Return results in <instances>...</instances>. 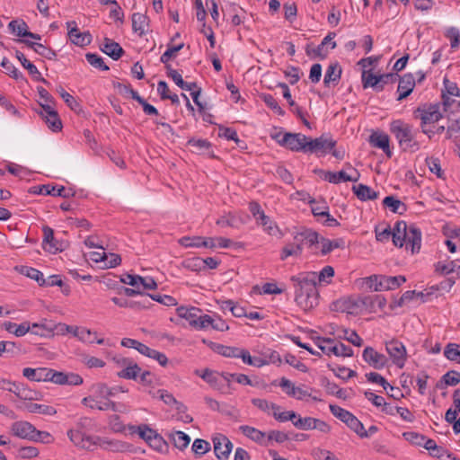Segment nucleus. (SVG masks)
<instances>
[{
    "instance_id": "f257e3e1",
    "label": "nucleus",
    "mask_w": 460,
    "mask_h": 460,
    "mask_svg": "<svg viewBox=\"0 0 460 460\" xmlns=\"http://www.w3.org/2000/svg\"><path fill=\"white\" fill-rule=\"evenodd\" d=\"M290 280L295 288V301L302 309L307 311L318 305L316 272H301L292 276Z\"/></svg>"
},
{
    "instance_id": "f03ea898",
    "label": "nucleus",
    "mask_w": 460,
    "mask_h": 460,
    "mask_svg": "<svg viewBox=\"0 0 460 460\" xmlns=\"http://www.w3.org/2000/svg\"><path fill=\"white\" fill-rule=\"evenodd\" d=\"M374 306V299L368 296H346L341 297L331 305V310L350 314L371 313Z\"/></svg>"
},
{
    "instance_id": "7ed1b4c3",
    "label": "nucleus",
    "mask_w": 460,
    "mask_h": 460,
    "mask_svg": "<svg viewBox=\"0 0 460 460\" xmlns=\"http://www.w3.org/2000/svg\"><path fill=\"white\" fill-rule=\"evenodd\" d=\"M329 408L333 416L344 422L360 438H367L374 433V425H371L368 430H366L362 422L350 411L334 404H330Z\"/></svg>"
},
{
    "instance_id": "20e7f679",
    "label": "nucleus",
    "mask_w": 460,
    "mask_h": 460,
    "mask_svg": "<svg viewBox=\"0 0 460 460\" xmlns=\"http://www.w3.org/2000/svg\"><path fill=\"white\" fill-rule=\"evenodd\" d=\"M177 315L189 322L190 325L197 330L206 329L209 326V315L202 313L198 307L180 306L176 309Z\"/></svg>"
},
{
    "instance_id": "39448f33",
    "label": "nucleus",
    "mask_w": 460,
    "mask_h": 460,
    "mask_svg": "<svg viewBox=\"0 0 460 460\" xmlns=\"http://www.w3.org/2000/svg\"><path fill=\"white\" fill-rule=\"evenodd\" d=\"M272 137L291 151L307 153L308 137L301 133H279Z\"/></svg>"
},
{
    "instance_id": "423d86ee",
    "label": "nucleus",
    "mask_w": 460,
    "mask_h": 460,
    "mask_svg": "<svg viewBox=\"0 0 460 460\" xmlns=\"http://www.w3.org/2000/svg\"><path fill=\"white\" fill-rule=\"evenodd\" d=\"M316 346L323 351V353L330 356L352 357L353 350L350 347L342 342L334 344V340L331 338L317 337L314 341Z\"/></svg>"
},
{
    "instance_id": "0eeeda50",
    "label": "nucleus",
    "mask_w": 460,
    "mask_h": 460,
    "mask_svg": "<svg viewBox=\"0 0 460 460\" xmlns=\"http://www.w3.org/2000/svg\"><path fill=\"white\" fill-rule=\"evenodd\" d=\"M335 145V140L324 135L314 139L308 137L307 153L324 155L332 152L335 157L339 158L341 155L334 149Z\"/></svg>"
},
{
    "instance_id": "6e6552de",
    "label": "nucleus",
    "mask_w": 460,
    "mask_h": 460,
    "mask_svg": "<svg viewBox=\"0 0 460 460\" xmlns=\"http://www.w3.org/2000/svg\"><path fill=\"white\" fill-rule=\"evenodd\" d=\"M390 130L395 136L402 148L406 149L411 147L413 137L411 128L408 124L399 119L394 120L391 122Z\"/></svg>"
},
{
    "instance_id": "1a4fd4ad",
    "label": "nucleus",
    "mask_w": 460,
    "mask_h": 460,
    "mask_svg": "<svg viewBox=\"0 0 460 460\" xmlns=\"http://www.w3.org/2000/svg\"><path fill=\"white\" fill-rule=\"evenodd\" d=\"M42 247L46 252L56 254L57 252H63L67 248L68 243L66 241L57 239L54 236V230L49 226H44L42 227Z\"/></svg>"
},
{
    "instance_id": "9d476101",
    "label": "nucleus",
    "mask_w": 460,
    "mask_h": 460,
    "mask_svg": "<svg viewBox=\"0 0 460 460\" xmlns=\"http://www.w3.org/2000/svg\"><path fill=\"white\" fill-rule=\"evenodd\" d=\"M29 193L35 195H50L53 197L69 198L75 195L72 189L66 190L64 186L42 184L32 186L29 189Z\"/></svg>"
},
{
    "instance_id": "9b49d317",
    "label": "nucleus",
    "mask_w": 460,
    "mask_h": 460,
    "mask_svg": "<svg viewBox=\"0 0 460 460\" xmlns=\"http://www.w3.org/2000/svg\"><path fill=\"white\" fill-rule=\"evenodd\" d=\"M415 114L421 119L422 128H424L425 125L438 122L443 116L439 104H429L423 107H419L415 111ZM422 130L424 133H427L425 128Z\"/></svg>"
},
{
    "instance_id": "f8f14e48",
    "label": "nucleus",
    "mask_w": 460,
    "mask_h": 460,
    "mask_svg": "<svg viewBox=\"0 0 460 460\" xmlns=\"http://www.w3.org/2000/svg\"><path fill=\"white\" fill-rule=\"evenodd\" d=\"M385 346L388 354L393 359V362L398 367L402 368L405 364L407 357L406 349L404 345L397 340H392L391 341L386 342Z\"/></svg>"
},
{
    "instance_id": "ddd939ff",
    "label": "nucleus",
    "mask_w": 460,
    "mask_h": 460,
    "mask_svg": "<svg viewBox=\"0 0 460 460\" xmlns=\"http://www.w3.org/2000/svg\"><path fill=\"white\" fill-rule=\"evenodd\" d=\"M404 282L406 278L402 275L394 277L376 275V292L396 289Z\"/></svg>"
},
{
    "instance_id": "4468645a",
    "label": "nucleus",
    "mask_w": 460,
    "mask_h": 460,
    "mask_svg": "<svg viewBox=\"0 0 460 460\" xmlns=\"http://www.w3.org/2000/svg\"><path fill=\"white\" fill-rule=\"evenodd\" d=\"M214 453L218 460H227L233 449V443L222 434L213 438Z\"/></svg>"
},
{
    "instance_id": "2eb2a0df",
    "label": "nucleus",
    "mask_w": 460,
    "mask_h": 460,
    "mask_svg": "<svg viewBox=\"0 0 460 460\" xmlns=\"http://www.w3.org/2000/svg\"><path fill=\"white\" fill-rule=\"evenodd\" d=\"M357 65L361 69L363 88L374 87V57L362 58Z\"/></svg>"
},
{
    "instance_id": "dca6fc26",
    "label": "nucleus",
    "mask_w": 460,
    "mask_h": 460,
    "mask_svg": "<svg viewBox=\"0 0 460 460\" xmlns=\"http://www.w3.org/2000/svg\"><path fill=\"white\" fill-rule=\"evenodd\" d=\"M68 37L73 44L80 47L87 46L92 42V35L89 31L80 32L75 21L66 22Z\"/></svg>"
},
{
    "instance_id": "f3484780",
    "label": "nucleus",
    "mask_w": 460,
    "mask_h": 460,
    "mask_svg": "<svg viewBox=\"0 0 460 460\" xmlns=\"http://www.w3.org/2000/svg\"><path fill=\"white\" fill-rule=\"evenodd\" d=\"M11 432L19 438L32 441L36 428L29 421L18 420L12 424Z\"/></svg>"
},
{
    "instance_id": "a211bd4d",
    "label": "nucleus",
    "mask_w": 460,
    "mask_h": 460,
    "mask_svg": "<svg viewBox=\"0 0 460 460\" xmlns=\"http://www.w3.org/2000/svg\"><path fill=\"white\" fill-rule=\"evenodd\" d=\"M120 281L134 288L141 284L145 289L148 290H154L157 288V283L153 278H144L139 275L126 274L120 278Z\"/></svg>"
},
{
    "instance_id": "6ab92c4d",
    "label": "nucleus",
    "mask_w": 460,
    "mask_h": 460,
    "mask_svg": "<svg viewBox=\"0 0 460 460\" xmlns=\"http://www.w3.org/2000/svg\"><path fill=\"white\" fill-rule=\"evenodd\" d=\"M415 87V77L412 74H405L400 78L397 87V101H402L409 96Z\"/></svg>"
},
{
    "instance_id": "aec40b11",
    "label": "nucleus",
    "mask_w": 460,
    "mask_h": 460,
    "mask_svg": "<svg viewBox=\"0 0 460 460\" xmlns=\"http://www.w3.org/2000/svg\"><path fill=\"white\" fill-rule=\"evenodd\" d=\"M409 226L405 221H397L392 228V241L396 247H402L407 237Z\"/></svg>"
},
{
    "instance_id": "412c9836",
    "label": "nucleus",
    "mask_w": 460,
    "mask_h": 460,
    "mask_svg": "<svg viewBox=\"0 0 460 460\" xmlns=\"http://www.w3.org/2000/svg\"><path fill=\"white\" fill-rule=\"evenodd\" d=\"M15 57L21 62L22 66L28 70L29 74L34 80L42 82L46 85H49V82L41 76V74L38 70L37 66L30 62L22 52L16 50Z\"/></svg>"
},
{
    "instance_id": "4be33fe9",
    "label": "nucleus",
    "mask_w": 460,
    "mask_h": 460,
    "mask_svg": "<svg viewBox=\"0 0 460 460\" xmlns=\"http://www.w3.org/2000/svg\"><path fill=\"white\" fill-rule=\"evenodd\" d=\"M406 246L411 245L412 253H417L421 246V231L414 225L409 226L405 243Z\"/></svg>"
},
{
    "instance_id": "5701e85b",
    "label": "nucleus",
    "mask_w": 460,
    "mask_h": 460,
    "mask_svg": "<svg viewBox=\"0 0 460 460\" xmlns=\"http://www.w3.org/2000/svg\"><path fill=\"white\" fill-rule=\"evenodd\" d=\"M374 287V275L357 279L354 282V288L359 292L356 296H368L374 299L372 288Z\"/></svg>"
},
{
    "instance_id": "b1692460",
    "label": "nucleus",
    "mask_w": 460,
    "mask_h": 460,
    "mask_svg": "<svg viewBox=\"0 0 460 460\" xmlns=\"http://www.w3.org/2000/svg\"><path fill=\"white\" fill-rule=\"evenodd\" d=\"M240 431L251 440L258 443L261 446L268 447L267 434L263 431L257 429L256 428L243 425L239 427Z\"/></svg>"
},
{
    "instance_id": "393cba45",
    "label": "nucleus",
    "mask_w": 460,
    "mask_h": 460,
    "mask_svg": "<svg viewBox=\"0 0 460 460\" xmlns=\"http://www.w3.org/2000/svg\"><path fill=\"white\" fill-rule=\"evenodd\" d=\"M334 37V32H330L326 37H324L321 44L318 45L316 48L313 49L312 51L314 57L319 58L322 60L325 59L329 54L327 45H330L331 49L336 48V42L332 40Z\"/></svg>"
},
{
    "instance_id": "a878e982",
    "label": "nucleus",
    "mask_w": 460,
    "mask_h": 460,
    "mask_svg": "<svg viewBox=\"0 0 460 460\" xmlns=\"http://www.w3.org/2000/svg\"><path fill=\"white\" fill-rule=\"evenodd\" d=\"M101 50L114 60L119 59L125 52L119 43L109 38L104 39Z\"/></svg>"
},
{
    "instance_id": "bb28decb",
    "label": "nucleus",
    "mask_w": 460,
    "mask_h": 460,
    "mask_svg": "<svg viewBox=\"0 0 460 460\" xmlns=\"http://www.w3.org/2000/svg\"><path fill=\"white\" fill-rule=\"evenodd\" d=\"M342 69L338 62L330 64L326 69L323 84L325 86H330L331 84H338L341 76Z\"/></svg>"
},
{
    "instance_id": "cd10ccee",
    "label": "nucleus",
    "mask_w": 460,
    "mask_h": 460,
    "mask_svg": "<svg viewBox=\"0 0 460 460\" xmlns=\"http://www.w3.org/2000/svg\"><path fill=\"white\" fill-rule=\"evenodd\" d=\"M187 146L190 148L192 152L197 153L199 155H210L212 154L211 143L207 139L191 138L187 142Z\"/></svg>"
},
{
    "instance_id": "c85d7f7f",
    "label": "nucleus",
    "mask_w": 460,
    "mask_h": 460,
    "mask_svg": "<svg viewBox=\"0 0 460 460\" xmlns=\"http://www.w3.org/2000/svg\"><path fill=\"white\" fill-rule=\"evenodd\" d=\"M17 408L21 410H26L31 413L38 412L45 415H54L57 413V411L52 406L38 404L34 402H23L20 405H17Z\"/></svg>"
},
{
    "instance_id": "c756f323",
    "label": "nucleus",
    "mask_w": 460,
    "mask_h": 460,
    "mask_svg": "<svg viewBox=\"0 0 460 460\" xmlns=\"http://www.w3.org/2000/svg\"><path fill=\"white\" fill-rule=\"evenodd\" d=\"M2 328L9 333H13L16 337H22L30 332L31 325L29 322H23L21 324H17L8 321L2 324Z\"/></svg>"
},
{
    "instance_id": "7c9ffc66",
    "label": "nucleus",
    "mask_w": 460,
    "mask_h": 460,
    "mask_svg": "<svg viewBox=\"0 0 460 460\" xmlns=\"http://www.w3.org/2000/svg\"><path fill=\"white\" fill-rule=\"evenodd\" d=\"M382 204L385 208H387L392 212L399 215L404 214L407 210L406 205L394 196H386L383 199Z\"/></svg>"
},
{
    "instance_id": "2f4dec72",
    "label": "nucleus",
    "mask_w": 460,
    "mask_h": 460,
    "mask_svg": "<svg viewBox=\"0 0 460 460\" xmlns=\"http://www.w3.org/2000/svg\"><path fill=\"white\" fill-rule=\"evenodd\" d=\"M219 375L224 378V380L227 382L228 386H230V382L232 379L235 380L238 384L243 385H258V383H252L250 377L244 374L229 373L226 371H223Z\"/></svg>"
},
{
    "instance_id": "473e14b6",
    "label": "nucleus",
    "mask_w": 460,
    "mask_h": 460,
    "mask_svg": "<svg viewBox=\"0 0 460 460\" xmlns=\"http://www.w3.org/2000/svg\"><path fill=\"white\" fill-rule=\"evenodd\" d=\"M148 26L147 17L144 13H135L132 15V30L139 36H143Z\"/></svg>"
},
{
    "instance_id": "72a5a7b5",
    "label": "nucleus",
    "mask_w": 460,
    "mask_h": 460,
    "mask_svg": "<svg viewBox=\"0 0 460 460\" xmlns=\"http://www.w3.org/2000/svg\"><path fill=\"white\" fill-rule=\"evenodd\" d=\"M169 438L173 446L181 451L187 448L190 443V436L182 431L172 432L169 435Z\"/></svg>"
},
{
    "instance_id": "f704fd0d",
    "label": "nucleus",
    "mask_w": 460,
    "mask_h": 460,
    "mask_svg": "<svg viewBox=\"0 0 460 460\" xmlns=\"http://www.w3.org/2000/svg\"><path fill=\"white\" fill-rule=\"evenodd\" d=\"M17 391V397L23 401H38L42 397L40 392L31 389L22 383Z\"/></svg>"
},
{
    "instance_id": "c9c22d12",
    "label": "nucleus",
    "mask_w": 460,
    "mask_h": 460,
    "mask_svg": "<svg viewBox=\"0 0 460 460\" xmlns=\"http://www.w3.org/2000/svg\"><path fill=\"white\" fill-rule=\"evenodd\" d=\"M19 272L31 279H34L40 287H44L45 279L43 277V273L39 270L29 266H21Z\"/></svg>"
},
{
    "instance_id": "e433bc0d",
    "label": "nucleus",
    "mask_w": 460,
    "mask_h": 460,
    "mask_svg": "<svg viewBox=\"0 0 460 460\" xmlns=\"http://www.w3.org/2000/svg\"><path fill=\"white\" fill-rule=\"evenodd\" d=\"M323 179L330 183L338 184L345 181H357L360 174H322Z\"/></svg>"
},
{
    "instance_id": "4c0bfd02",
    "label": "nucleus",
    "mask_w": 460,
    "mask_h": 460,
    "mask_svg": "<svg viewBox=\"0 0 460 460\" xmlns=\"http://www.w3.org/2000/svg\"><path fill=\"white\" fill-rule=\"evenodd\" d=\"M321 244H322V250L321 253L323 255H326L330 253L333 249L336 248H344L345 242L343 239H335V240H329L324 237H321Z\"/></svg>"
},
{
    "instance_id": "58836bf2",
    "label": "nucleus",
    "mask_w": 460,
    "mask_h": 460,
    "mask_svg": "<svg viewBox=\"0 0 460 460\" xmlns=\"http://www.w3.org/2000/svg\"><path fill=\"white\" fill-rule=\"evenodd\" d=\"M460 383V373L455 370L447 372L438 383L437 386L440 389L445 388L447 385H456Z\"/></svg>"
},
{
    "instance_id": "ea45409f",
    "label": "nucleus",
    "mask_w": 460,
    "mask_h": 460,
    "mask_svg": "<svg viewBox=\"0 0 460 460\" xmlns=\"http://www.w3.org/2000/svg\"><path fill=\"white\" fill-rule=\"evenodd\" d=\"M150 447H152L154 450L163 453L166 452L168 450V443L164 440V438L156 432V430L154 431L152 434V438H149V441L147 443Z\"/></svg>"
},
{
    "instance_id": "a19ab883",
    "label": "nucleus",
    "mask_w": 460,
    "mask_h": 460,
    "mask_svg": "<svg viewBox=\"0 0 460 460\" xmlns=\"http://www.w3.org/2000/svg\"><path fill=\"white\" fill-rule=\"evenodd\" d=\"M311 206V211L313 215L316 217H323V216H327L329 212V207L325 200H316L314 199H311L309 201Z\"/></svg>"
},
{
    "instance_id": "79ce46f5",
    "label": "nucleus",
    "mask_w": 460,
    "mask_h": 460,
    "mask_svg": "<svg viewBox=\"0 0 460 460\" xmlns=\"http://www.w3.org/2000/svg\"><path fill=\"white\" fill-rule=\"evenodd\" d=\"M240 358H242L244 364L256 367H261L269 363V361L264 358L252 357L250 352L245 349H242Z\"/></svg>"
},
{
    "instance_id": "37998d69",
    "label": "nucleus",
    "mask_w": 460,
    "mask_h": 460,
    "mask_svg": "<svg viewBox=\"0 0 460 460\" xmlns=\"http://www.w3.org/2000/svg\"><path fill=\"white\" fill-rule=\"evenodd\" d=\"M57 92L59 93L60 97L64 100V102L72 111L77 113H79L82 111L81 105L75 100V98L67 92H66L62 86L57 88Z\"/></svg>"
},
{
    "instance_id": "c03bdc74",
    "label": "nucleus",
    "mask_w": 460,
    "mask_h": 460,
    "mask_svg": "<svg viewBox=\"0 0 460 460\" xmlns=\"http://www.w3.org/2000/svg\"><path fill=\"white\" fill-rule=\"evenodd\" d=\"M352 190L357 198L362 201L374 199V191L372 189L364 184H358L352 186Z\"/></svg>"
},
{
    "instance_id": "a18cd8bd",
    "label": "nucleus",
    "mask_w": 460,
    "mask_h": 460,
    "mask_svg": "<svg viewBox=\"0 0 460 460\" xmlns=\"http://www.w3.org/2000/svg\"><path fill=\"white\" fill-rule=\"evenodd\" d=\"M91 391L93 393L95 398L108 400L113 396V393L105 383H97L93 385Z\"/></svg>"
},
{
    "instance_id": "49530a36",
    "label": "nucleus",
    "mask_w": 460,
    "mask_h": 460,
    "mask_svg": "<svg viewBox=\"0 0 460 460\" xmlns=\"http://www.w3.org/2000/svg\"><path fill=\"white\" fill-rule=\"evenodd\" d=\"M141 372V367L134 362L129 367L123 368L118 372V376L128 380H137Z\"/></svg>"
},
{
    "instance_id": "de8ad7c7",
    "label": "nucleus",
    "mask_w": 460,
    "mask_h": 460,
    "mask_svg": "<svg viewBox=\"0 0 460 460\" xmlns=\"http://www.w3.org/2000/svg\"><path fill=\"white\" fill-rule=\"evenodd\" d=\"M303 249L295 243H287L281 250L280 260L285 261L289 256L298 257L302 254Z\"/></svg>"
},
{
    "instance_id": "09e8293b",
    "label": "nucleus",
    "mask_w": 460,
    "mask_h": 460,
    "mask_svg": "<svg viewBox=\"0 0 460 460\" xmlns=\"http://www.w3.org/2000/svg\"><path fill=\"white\" fill-rule=\"evenodd\" d=\"M258 224L264 227V230L270 235L277 236L280 234L278 226L265 214H261V219Z\"/></svg>"
},
{
    "instance_id": "8fccbe9b",
    "label": "nucleus",
    "mask_w": 460,
    "mask_h": 460,
    "mask_svg": "<svg viewBox=\"0 0 460 460\" xmlns=\"http://www.w3.org/2000/svg\"><path fill=\"white\" fill-rule=\"evenodd\" d=\"M9 30L17 37L24 38L28 31V25L23 20H13L8 24Z\"/></svg>"
},
{
    "instance_id": "3c124183",
    "label": "nucleus",
    "mask_w": 460,
    "mask_h": 460,
    "mask_svg": "<svg viewBox=\"0 0 460 460\" xmlns=\"http://www.w3.org/2000/svg\"><path fill=\"white\" fill-rule=\"evenodd\" d=\"M301 236L305 240V245H307L308 248H313L318 243H321L320 234L311 228H304V234Z\"/></svg>"
},
{
    "instance_id": "603ef678",
    "label": "nucleus",
    "mask_w": 460,
    "mask_h": 460,
    "mask_svg": "<svg viewBox=\"0 0 460 460\" xmlns=\"http://www.w3.org/2000/svg\"><path fill=\"white\" fill-rule=\"evenodd\" d=\"M241 348L238 347H231V346H225L220 344L219 346L215 349V351L218 353L219 355H222L226 358H240V355L242 352Z\"/></svg>"
},
{
    "instance_id": "864d4df0",
    "label": "nucleus",
    "mask_w": 460,
    "mask_h": 460,
    "mask_svg": "<svg viewBox=\"0 0 460 460\" xmlns=\"http://www.w3.org/2000/svg\"><path fill=\"white\" fill-rule=\"evenodd\" d=\"M390 139L386 134L376 131V146L383 149L385 155L390 157L392 151L390 149Z\"/></svg>"
},
{
    "instance_id": "5fc2aeb1",
    "label": "nucleus",
    "mask_w": 460,
    "mask_h": 460,
    "mask_svg": "<svg viewBox=\"0 0 460 460\" xmlns=\"http://www.w3.org/2000/svg\"><path fill=\"white\" fill-rule=\"evenodd\" d=\"M42 119L48 128L53 132H58L62 129V121L58 112L52 113L51 115H44Z\"/></svg>"
},
{
    "instance_id": "6e6d98bb",
    "label": "nucleus",
    "mask_w": 460,
    "mask_h": 460,
    "mask_svg": "<svg viewBox=\"0 0 460 460\" xmlns=\"http://www.w3.org/2000/svg\"><path fill=\"white\" fill-rule=\"evenodd\" d=\"M67 437L75 444V446L83 449H89V446L85 445L84 439H85V434L79 430L69 429L67 431Z\"/></svg>"
},
{
    "instance_id": "4d7b16f0",
    "label": "nucleus",
    "mask_w": 460,
    "mask_h": 460,
    "mask_svg": "<svg viewBox=\"0 0 460 460\" xmlns=\"http://www.w3.org/2000/svg\"><path fill=\"white\" fill-rule=\"evenodd\" d=\"M251 402L255 407H257L258 409H260L261 411H262L264 412H269L270 410H272V411H279L280 410L279 405H278L274 402H270L265 399L253 398V399H252Z\"/></svg>"
},
{
    "instance_id": "13d9d810",
    "label": "nucleus",
    "mask_w": 460,
    "mask_h": 460,
    "mask_svg": "<svg viewBox=\"0 0 460 460\" xmlns=\"http://www.w3.org/2000/svg\"><path fill=\"white\" fill-rule=\"evenodd\" d=\"M191 449L197 456H201L210 450V444L207 440L196 438Z\"/></svg>"
},
{
    "instance_id": "bf43d9fd",
    "label": "nucleus",
    "mask_w": 460,
    "mask_h": 460,
    "mask_svg": "<svg viewBox=\"0 0 460 460\" xmlns=\"http://www.w3.org/2000/svg\"><path fill=\"white\" fill-rule=\"evenodd\" d=\"M130 429L132 430V433L137 432L138 436L146 443H148L149 438H152V434L155 431V429H151L147 424H141L137 427L131 426Z\"/></svg>"
},
{
    "instance_id": "052dcab7",
    "label": "nucleus",
    "mask_w": 460,
    "mask_h": 460,
    "mask_svg": "<svg viewBox=\"0 0 460 460\" xmlns=\"http://www.w3.org/2000/svg\"><path fill=\"white\" fill-rule=\"evenodd\" d=\"M288 439H289L288 433L279 431V430H270L267 434L266 442L268 443V447H269L272 443V441L281 444Z\"/></svg>"
},
{
    "instance_id": "680f3d73",
    "label": "nucleus",
    "mask_w": 460,
    "mask_h": 460,
    "mask_svg": "<svg viewBox=\"0 0 460 460\" xmlns=\"http://www.w3.org/2000/svg\"><path fill=\"white\" fill-rule=\"evenodd\" d=\"M445 357L451 361H458V358H460V345L456 343H448L444 349Z\"/></svg>"
},
{
    "instance_id": "e2e57ef3",
    "label": "nucleus",
    "mask_w": 460,
    "mask_h": 460,
    "mask_svg": "<svg viewBox=\"0 0 460 460\" xmlns=\"http://www.w3.org/2000/svg\"><path fill=\"white\" fill-rule=\"evenodd\" d=\"M85 58L88 61V63L95 68H98L102 71H108L110 69L109 66L104 63L102 58L98 56L97 54L87 53L85 55Z\"/></svg>"
},
{
    "instance_id": "0e129e2a",
    "label": "nucleus",
    "mask_w": 460,
    "mask_h": 460,
    "mask_svg": "<svg viewBox=\"0 0 460 460\" xmlns=\"http://www.w3.org/2000/svg\"><path fill=\"white\" fill-rule=\"evenodd\" d=\"M314 418L313 417H301L298 413L294 421V426L301 430H312Z\"/></svg>"
},
{
    "instance_id": "69168bd1",
    "label": "nucleus",
    "mask_w": 460,
    "mask_h": 460,
    "mask_svg": "<svg viewBox=\"0 0 460 460\" xmlns=\"http://www.w3.org/2000/svg\"><path fill=\"white\" fill-rule=\"evenodd\" d=\"M397 75L395 74H376V91L380 90L385 84H389L395 82Z\"/></svg>"
},
{
    "instance_id": "338daca9",
    "label": "nucleus",
    "mask_w": 460,
    "mask_h": 460,
    "mask_svg": "<svg viewBox=\"0 0 460 460\" xmlns=\"http://www.w3.org/2000/svg\"><path fill=\"white\" fill-rule=\"evenodd\" d=\"M334 276V269L332 266H325L323 270L316 273V284L327 283L331 282V279Z\"/></svg>"
},
{
    "instance_id": "774afa93",
    "label": "nucleus",
    "mask_w": 460,
    "mask_h": 460,
    "mask_svg": "<svg viewBox=\"0 0 460 460\" xmlns=\"http://www.w3.org/2000/svg\"><path fill=\"white\" fill-rule=\"evenodd\" d=\"M203 236H183L179 240V243L184 247H202Z\"/></svg>"
}]
</instances>
